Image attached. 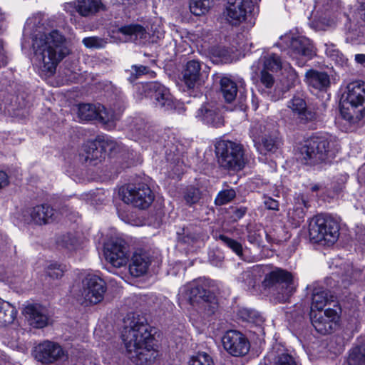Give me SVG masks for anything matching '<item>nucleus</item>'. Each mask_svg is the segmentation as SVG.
Listing matches in <instances>:
<instances>
[{
    "label": "nucleus",
    "mask_w": 365,
    "mask_h": 365,
    "mask_svg": "<svg viewBox=\"0 0 365 365\" xmlns=\"http://www.w3.org/2000/svg\"><path fill=\"white\" fill-rule=\"evenodd\" d=\"M36 26V18L27 22ZM41 26H36L32 36L33 56L31 62L42 78L53 76L58 63L70 52L66 38L58 30H50Z\"/></svg>",
    "instance_id": "obj_1"
},
{
    "label": "nucleus",
    "mask_w": 365,
    "mask_h": 365,
    "mask_svg": "<svg viewBox=\"0 0 365 365\" xmlns=\"http://www.w3.org/2000/svg\"><path fill=\"white\" fill-rule=\"evenodd\" d=\"M124 323L122 339L130 359L139 365L154 361L158 356V350L145 319L128 314Z\"/></svg>",
    "instance_id": "obj_2"
},
{
    "label": "nucleus",
    "mask_w": 365,
    "mask_h": 365,
    "mask_svg": "<svg viewBox=\"0 0 365 365\" xmlns=\"http://www.w3.org/2000/svg\"><path fill=\"white\" fill-rule=\"evenodd\" d=\"M214 282L209 279L200 278L179 289L178 297L182 302H187L197 306L205 315L210 316L215 313L218 303L213 294Z\"/></svg>",
    "instance_id": "obj_3"
},
{
    "label": "nucleus",
    "mask_w": 365,
    "mask_h": 365,
    "mask_svg": "<svg viewBox=\"0 0 365 365\" xmlns=\"http://www.w3.org/2000/svg\"><path fill=\"white\" fill-rule=\"evenodd\" d=\"M338 151L335 138L328 134H316L299 148V158L306 164H316L333 158Z\"/></svg>",
    "instance_id": "obj_4"
},
{
    "label": "nucleus",
    "mask_w": 365,
    "mask_h": 365,
    "mask_svg": "<svg viewBox=\"0 0 365 365\" xmlns=\"http://www.w3.org/2000/svg\"><path fill=\"white\" fill-rule=\"evenodd\" d=\"M309 235L314 243L332 245L339 236V223L331 215H317L309 222Z\"/></svg>",
    "instance_id": "obj_5"
},
{
    "label": "nucleus",
    "mask_w": 365,
    "mask_h": 365,
    "mask_svg": "<svg viewBox=\"0 0 365 365\" xmlns=\"http://www.w3.org/2000/svg\"><path fill=\"white\" fill-rule=\"evenodd\" d=\"M262 287L277 302H285L294 291L292 274L281 268H274L266 274Z\"/></svg>",
    "instance_id": "obj_6"
},
{
    "label": "nucleus",
    "mask_w": 365,
    "mask_h": 365,
    "mask_svg": "<svg viewBox=\"0 0 365 365\" xmlns=\"http://www.w3.org/2000/svg\"><path fill=\"white\" fill-rule=\"evenodd\" d=\"M276 45L281 49H288L289 55L297 61L299 66H303L316 55L314 46L308 38L293 33L282 36Z\"/></svg>",
    "instance_id": "obj_7"
},
{
    "label": "nucleus",
    "mask_w": 365,
    "mask_h": 365,
    "mask_svg": "<svg viewBox=\"0 0 365 365\" xmlns=\"http://www.w3.org/2000/svg\"><path fill=\"white\" fill-rule=\"evenodd\" d=\"M215 154L220 165L228 170H242L247 162L242 145L230 140L217 141Z\"/></svg>",
    "instance_id": "obj_8"
},
{
    "label": "nucleus",
    "mask_w": 365,
    "mask_h": 365,
    "mask_svg": "<svg viewBox=\"0 0 365 365\" xmlns=\"http://www.w3.org/2000/svg\"><path fill=\"white\" fill-rule=\"evenodd\" d=\"M135 96L150 98L155 106L163 111H170L175 108V101L170 90L159 82L138 83L135 86Z\"/></svg>",
    "instance_id": "obj_9"
},
{
    "label": "nucleus",
    "mask_w": 365,
    "mask_h": 365,
    "mask_svg": "<svg viewBox=\"0 0 365 365\" xmlns=\"http://www.w3.org/2000/svg\"><path fill=\"white\" fill-rule=\"evenodd\" d=\"M121 200L139 209L148 208L154 200L150 188L144 183L128 184L119 189Z\"/></svg>",
    "instance_id": "obj_10"
},
{
    "label": "nucleus",
    "mask_w": 365,
    "mask_h": 365,
    "mask_svg": "<svg viewBox=\"0 0 365 365\" xmlns=\"http://www.w3.org/2000/svg\"><path fill=\"white\" fill-rule=\"evenodd\" d=\"M121 112L120 108H107L101 104L82 103L78 106L77 115L80 121L99 120L107 123L117 120Z\"/></svg>",
    "instance_id": "obj_11"
},
{
    "label": "nucleus",
    "mask_w": 365,
    "mask_h": 365,
    "mask_svg": "<svg viewBox=\"0 0 365 365\" xmlns=\"http://www.w3.org/2000/svg\"><path fill=\"white\" fill-rule=\"evenodd\" d=\"M106 259L115 267L126 265L130 252L125 242L117 237H111L103 244Z\"/></svg>",
    "instance_id": "obj_12"
},
{
    "label": "nucleus",
    "mask_w": 365,
    "mask_h": 365,
    "mask_svg": "<svg viewBox=\"0 0 365 365\" xmlns=\"http://www.w3.org/2000/svg\"><path fill=\"white\" fill-rule=\"evenodd\" d=\"M106 291V282L98 274L89 272L82 281V296L86 302L96 304L101 302Z\"/></svg>",
    "instance_id": "obj_13"
},
{
    "label": "nucleus",
    "mask_w": 365,
    "mask_h": 365,
    "mask_svg": "<svg viewBox=\"0 0 365 365\" xmlns=\"http://www.w3.org/2000/svg\"><path fill=\"white\" fill-rule=\"evenodd\" d=\"M340 315L336 309L328 308L324 311L310 312V319L315 330L321 334H328L339 326Z\"/></svg>",
    "instance_id": "obj_14"
},
{
    "label": "nucleus",
    "mask_w": 365,
    "mask_h": 365,
    "mask_svg": "<svg viewBox=\"0 0 365 365\" xmlns=\"http://www.w3.org/2000/svg\"><path fill=\"white\" fill-rule=\"evenodd\" d=\"M344 101L356 110V118L365 119V82L356 81L349 83L343 94Z\"/></svg>",
    "instance_id": "obj_15"
},
{
    "label": "nucleus",
    "mask_w": 365,
    "mask_h": 365,
    "mask_svg": "<svg viewBox=\"0 0 365 365\" xmlns=\"http://www.w3.org/2000/svg\"><path fill=\"white\" fill-rule=\"evenodd\" d=\"M257 150L262 156H270L279 147L277 138L274 133L262 129V125L252 127L250 131Z\"/></svg>",
    "instance_id": "obj_16"
},
{
    "label": "nucleus",
    "mask_w": 365,
    "mask_h": 365,
    "mask_svg": "<svg viewBox=\"0 0 365 365\" xmlns=\"http://www.w3.org/2000/svg\"><path fill=\"white\" fill-rule=\"evenodd\" d=\"M222 342L226 351L236 357L246 355L250 349L247 338L237 330L227 331L222 338Z\"/></svg>",
    "instance_id": "obj_17"
},
{
    "label": "nucleus",
    "mask_w": 365,
    "mask_h": 365,
    "mask_svg": "<svg viewBox=\"0 0 365 365\" xmlns=\"http://www.w3.org/2000/svg\"><path fill=\"white\" fill-rule=\"evenodd\" d=\"M54 210L48 205H40L32 208L23 210L18 219L26 224L43 225L53 220Z\"/></svg>",
    "instance_id": "obj_18"
},
{
    "label": "nucleus",
    "mask_w": 365,
    "mask_h": 365,
    "mask_svg": "<svg viewBox=\"0 0 365 365\" xmlns=\"http://www.w3.org/2000/svg\"><path fill=\"white\" fill-rule=\"evenodd\" d=\"M110 42L120 43L136 41L146 37L144 27L139 24H130L113 29L109 32Z\"/></svg>",
    "instance_id": "obj_19"
},
{
    "label": "nucleus",
    "mask_w": 365,
    "mask_h": 365,
    "mask_svg": "<svg viewBox=\"0 0 365 365\" xmlns=\"http://www.w3.org/2000/svg\"><path fill=\"white\" fill-rule=\"evenodd\" d=\"M195 118L203 124L215 128L221 127L224 123L219 106L214 102H207L196 110Z\"/></svg>",
    "instance_id": "obj_20"
},
{
    "label": "nucleus",
    "mask_w": 365,
    "mask_h": 365,
    "mask_svg": "<svg viewBox=\"0 0 365 365\" xmlns=\"http://www.w3.org/2000/svg\"><path fill=\"white\" fill-rule=\"evenodd\" d=\"M33 354L37 361L43 364H51L61 359L64 352L58 344L45 341L34 347Z\"/></svg>",
    "instance_id": "obj_21"
},
{
    "label": "nucleus",
    "mask_w": 365,
    "mask_h": 365,
    "mask_svg": "<svg viewBox=\"0 0 365 365\" xmlns=\"http://www.w3.org/2000/svg\"><path fill=\"white\" fill-rule=\"evenodd\" d=\"M305 83L309 89L326 92L330 87V76L324 71L310 68L304 74Z\"/></svg>",
    "instance_id": "obj_22"
},
{
    "label": "nucleus",
    "mask_w": 365,
    "mask_h": 365,
    "mask_svg": "<svg viewBox=\"0 0 365 365\" xmlns=\"http://www.w3.org/2000/svg\"><path fill=\"white\" fill-rule=\"evenodd\" d=\"M24 312L29 324L35 328H43L48 323L47 310L40 304H29Z\"/></svg>",
    "instance_id": "obj_23"
},
{
    "label": "nucleus",
    "mask_w": 365,
    "mask_h": 365,
    "mask_svg": "<svg viewBox=\"0 0 365 365\" xmlns=\"http://www.w3.org/2000/svg\"><path fill=\"white\" fill-rule=\"evenodd\" d=\"M336 275L340 276L341 286L346 288L354 281L365 282V267L362 269L354 268L352 264L346 262L340 264L339 271L336 272Z\"/></svg>",
    "instance_id": "obj_24"
},
{
    "label": "nucleus",
    "mask_w": 365,
    "mask_h": 365,
    "mask_svg": "<svg viewBox=\"0 0 365 365\" xmlns=\"http://www.w3.org/2000/svg\"><path fill=\"white\" fill-rule=\"evenodd\" d=\"M280 58L272 52L264 53L257 61H255L251 66V69L256 75L259 71L266 70L272 72L277 71L282 68Z\"/></svg>",
    "instance_id": "obj_25"
},
{
    "label": "nucleus",
    "mask_w": 365,
    "mask_h": 365,
    "mask_svg": "<svg viewBox=\"0 0 365 365\" xmlns=\"http://www.w3.org/2000/svg\"><path fill=\"white\" fill-rule=\"evenodd\" d=\"M287 106L301 120L309 121L315 118V113L307 108L303 95L294 96L288 102Z\"/></svg>",
    "instance_id": "obj_26"
},
{
    "label": "nucleus",
    "mask_w": 365,
    "mask_h": 365,
    "mask_svg": "<svg viewBox=\"0 0 365 365\" xmlns=\"http://www.w3.org/2000/svg\"><path fill=\"white\" fill-rule=\"evenodd\" d=\"M98 147L97 140L86 142L79 153L81 160L91 165H97L103 158V152Z\"/></svg>",
    "instance_id": "obj_27"
},
{
    "label": "nucleus",
    "mask_w": 365,
    "mask_h": 365,
    "mask_svg": "<svg viewBox=\"0 0 365 365\" xmlns=\"http://www.w3.org/2000/svg\"><path fill=\"white\" fill-rule=\"evenodd\" d=\"M151 264L150 256L146 252H136L132 257L129 270L134 277H140L145 274Z\"/></svg>",
    "instance_id": "obj_28"
},
{
    "label": "nucleus",
    "mask_w": 365,
    "mask_h": 365,
    "mask_svg": "<svg viewBox=\"0 0 365 365\" xmlns=\"http://www.w3.org/2000/svg\"><path fill=\"white\" fill-rule=\"evenodd\" d=\"M264 271L259 266L253 267L244 271L238 277L237 280L242 284V287L248 290H252L259 284L262 274Z\"/></svg>",
    "instance_id": "obj_29"
},
{
    "label": "nucleus",
    "mask_w": 365,
    "mask_h": 365,
    "mask_svg": "<svg viewBox=\"0 0 365 365\" xmlns=\"http://www.w3.org/2000/svg\"><path fill=\"white\" fill-rule=\"evenodd\" d=\"M200 63L198 61H189L183 72V78L187 88L191 89L200 85Z\"/></svg>",
    "instance_id": "obj_30"
},
{
    "label": "nucleus",
    "mask_w": 365,
    "mask_h": 365,
    "mask_svg": "<svg viewBox=\"0 0 365 365\" xmlns=\"http://www.w3.org/2000/svg\"><path fill=\"white\" fill-rule=\"evenodd\" d=\"M105 9L101 0H77V12L82 16H89Z\"/></svg>",
    "instance_id": "obj_31"
},
{
    "label": "nucleus",
    "mask_w": 365,
    "mask_h": 365,
    "mask_svg": "<svg viewBox=\"0 0 365 365\" xmlns=\"http://www.w3.org/2000/svg\"><path fill=\"white\" fill-rule=\"evenodd\" d=\"M348 365H365V336L357 340V344L349 352Z\"/></svg>",
    "instance_id": "obj_32"
},
{
    "label": "nucleus",
    "mask_w": 365,
    "mask_h": 365,
    "mask_svg": "<svg viewBox=\"0 0 365 365\" xmlns=\"http://www.w3.org/2000/svg\"><path fill=\"white\" fill-rule=\"evenodd\" d=\"M97 141L103 154L106 153L110 155L115 154L123 150V146L121 143L108 135L98 136Z\"/></svg>",
    "instance_id": "obj_33"
},
{
    "label": "nucleus",
    "mask_w": 365,
    "mask_h": 365,
    "mask_svg": "<svg viewBox=\"0 0 365 365\" xmlns=\"http://www.w3.org/2000/svg\"><path fill=\"white\" fill-rule=\"evenodd\" d=\"M328 293L322 287H314L312 290V304L310 312H318L323 310L329 303Z\"/></svg>",
    "instance_id": "obj_34"
},
{
    "label": "nucleus",
    "mask_w": 365,
    "mask_h": 365,
    "mask_svg": "<svg viewBox=\"0 0 365 365\" xmlns=\"http://www.w3.org/2000/svg\"><path fill=\"white\" fill-rule=\"evenodd\" d=\"M17 311L10 303L0 299V327H6L14 321Z\"/></svg>",
    "instance_id": "obj_35"
},
{
    "label": "nucleus",
    "mask_w": 365,
    "mask_h": 365,
    "mask_svg": "<svg viewBox=\"0 0 365 365\" xmlns=\"http://www.w3.org/2000/svg\"><path fill=\"white\" fill-rule=\"evenodd\" d=\"M220 88L225 100L227 103L233 101L237 93L236 83L228 77H222L220 80Z\"/></svg>",
    "instance_id": "obj_36"
},
{
    "label": "nucleus",
    "mask_w": 365,
    "mask_h": 365,
    "mask_svg": "<svg viewBox=\"0 0 365 365\" xmlns=\"http://www.w3.org/2000/svg\"><path fill=\"white\" fill-rule=\"evenodd\" d=\"M237 316L243 322L256 324L262 322V317L257 311L247 307H239L237 310Z\"/></svg>",
    "instance_id": "obj_37"
},
{
    "label": "nucleus",
    "mask_w": 365,
    "mask_h": 365,
    "mask_svg": "<svg viewBox=\"0 0 365 365\" xmlns=\"http://www.w3.org/2000/svg\"><path fill=\"white\" fill-rule=\"evenodd\" d=\"M3 336V342L12 349L24 351V345L19 341V332L14 329H6Z\"/></svg>",
    "instance_id": "obj_38"
},
{
    "label": "nucleus",
    "mask_w": 365,
    "mask_h": 365,
    "mask_svg": "<svg viewBox=\"0 0 365 365\" xmlns=\"http://www.w3.org/2000/svg\"><path fill=\"white\" fill-rule=\"evenodd\" d=\"M213 57L217 58L222 63H227L233 59V50L224 46H214L210 49Z\"/></svg>",
    "instance_id": "obj_39"
},
{
    "label": "nucleus",
    "mask_w": 365,
    "mask_h": 365,
    "mask_svg": "<svg viewBox=\"0 0 365 365\" xmlns=\"http://www.w3.org/2000/svg\"><path fill=\"white\" fill-rule=\"evenodd\" d=\"M58 243L59 246L66 248L70 252L76 251L81 246V240L78 239L76 235L71 233L62 236Z\"/></svg>",
    "instance_id": "obj_40"
},
{
    "label": "nucleus",
    "mask_w": 365,
    "mask_h": 365,
    "mask_svg": "<svg viewBox=\"0 0 365 365\" xmlns=\"http://www.w3.org/2000/svg\"><path fill=\"white\" fill-rule=\"evenodd\" d=\"M202 197V192L194 187H187L183 192V200L187 205L192 206L198 204Z\"/></svg>",
    "instance_id": "obj_41"
},
{
    "label": "nucleus",
    "mask_w": 365,
    "mask_h": 365,
    "mask_svg": "<svg viewBox=\"0 0 365 365\" xmlns=\"http://www.w3.org/2000/svg\"><path fill=\"white\" fill-rule=\"evenodd\" d=\"M217 238L221 240L225 246L230 248L237 256L243 259V247L240 242L225 235H220Z\"/></svg>",
    "instance_id": "obj_42"
},
{
    "label": "nucleus",
    "mask_w": 365,
    "mask_h": 365,
    "mask_svg": "<svg viewBox=\"0 0 365 365\" xmlns=\"http://www.w3.org/2000/svg\"><path fill=\"white\" fill-rule=\"evenodd\" d=\"M264 230L260 227L249 226L247 228V240L250 243L259 246L262 242Z\"/></svg>",
    "instance_id": "obj_43"
},
{
    "label": "nucleus",
    "mask_w": 365,
    "mask_h": 365,
    "mask_svg": "<svg viewBox=\"0 0 365 365\" xmlns=\"http://www.w3.org/2000/svg\"><path fill=\"white\" fill-rule=\"evenodd\" d=\"M307 207V202L302 197L301 202H298V205L296 206L292 212H289V216L291 219L293 220V225L294 226H299L301 222L303 221L304 217V211L302 207Z\"/></svg>",
    "instance_id": "obj_44"
},
{
    "label": "nucleus",
    "mask_w": 365,
    "mask_h": 365,
    "mask_svg": "<svg viewBox=\"0 0 365 365\" xmlns=\"http://www.w3.org/2000/svg\"><path fill=\"white\" fill-rule=\"evenodd\" d=\"M211 5V0H190V10L195 16L205 14Z\"/></svg>",
    "instance_id": "obj_45"
},
{
    "label": "nucleus",
    "mask_w": 365,
    "mask_h": 365,
    "mask_svg": "<svg viewBox=\"0 0 365 365\" xmlns=\"http://www.w3.org/2000/svg\"><path fill=\"white\" fill-rule=\"evenodd\" d=\"M130 76L128 78V80L130 83H133L137 78L139 77L145 75L150 78H153L155 76V72L153 71H150L148 67L144 66H132L131 69L130 71Z\"/></svg>",
    "instance_id": "obj_46"
},
{
    "label": "nucleus",
    "mask_w": 365,
    "mask_h": 365,
    "mask_svg": "<svg viewBox=\"0 0 365 365\" xmlns=\"http://www.w3.org/2000/svg\"><path fill=\"white\" fill-rule=\"evenodd\" d=\"M107 38L99 36L86 37L82 40L83 44L88 48L101 49L103 48L108 43Z\"/></svg>",
    "instance_id": "obj_47"
},
{
    "label": "nucleus",
    "mask_w": 365,
    "mask_h": 365,
    "mask_svg": "<svg viewBox=\"0 0 365 365\" xmlns=\"http://www.w3.org/2000/svg\"><path fill=\"white\" fill-rule=\"evenodd\" d=\"M236 196V192L234 189L230 188L223 190L217 194L215 199L216 205H224L231 202Z\"/></svg>",
    "instance_id": "obj_48"
},
{
    "label": "nucleus",
    "mask_w": 365,
    "mask_h": 365,
    "mask_svg": "<svg viewBox=\"0 0 365 365\" xmlns=\"http://www.w3.org/2000/svg\"><path fill=\"white\" fill-rule=\"evenodd\" d=\"M212 364L210 356L205 352L198 353L192 356L189 362V365H212Z\"/></svg>",
    "instance_id": "obj_49"
},
{
    "label": "nucleus",
    "mask_w": 365,
    "mask_h": 365,
    "mask_svg": "<svg viewBox=\"0 0 365 365\" xmlns=\"http://www.w3.org/2000/svg\"><path fill=\"white\" fill-rule=\"evenodd\" d=\"M274 365H299V364L293 356L287 352H282L279 353L275 358Z\"/></svg>",
    "instance_id": "obj_50"
},
{
    "label": "nucleus",
    "mask_w": 365,
    "mask_h": 365,
    "mask_svg": "<svg viewBox=\"0 0 365 365\" xmlns=\"http://www.w3.org/2000/svg\"><path fill=\"white\" fill-rule=\"evenodd\" d=\"M178 240L184 244L191 245L197 241L198 235L195 232H190L188 228L183 230L182 235L178 234Z\"/></svg>",
    "instance_id": "obj_51"
},
{
    "label": "nucleus",
    "mask_w": 365,
    "mask_h": 365,
    "mask_svg": "<svg viewBox=\"0 0 365 365\" xmlns=\"http://www.w3.org/2000/svg\"><path fill=\"white\" fill-rule=\"evenodd\" d=\"M64 268L62 265L57 263H52L48 267L47 274L53 279H58L63 275Z\"/></svg>",
    "instance_id": "obj_52"
},
{
    "label": "nucleus",
    "mask_w": 365,
    "mask_h": 365,
    "mask_svg": "<svg viewBox=\"0 0 365 365\" xmlns=\"http://www.w3.org/2000/svg\"><path fill=\"white\" fill-rule=\"evenodd\" d=\"M259 73H260V81L263 86H264L267 88H271L274 83V78L272 74L269 73V71L266 70H259Z\"/></svg>",
    "instance_id": "obj_53"
},
{
    "label": "nucleus",
    "mask_w": 365,
    "mask_h": 365,
    "mask_svg": "<svg viewBox=\"0 0 365 365\" xmlns=\"http://www.w3.org/2000/svg\"><path fill=\"white\" fill-rule=\"evenodd\" d=\"M325 46V52L328 56L331 58L332 59L337 60L338 58H341V53L336 48L334 44H327L324 45Z\"/></svg>",
    "instance_id": "obj_54"
},
{
    "label": "nucleus",
    "mask_w": 365,
    "mask_h": 365,
    "mask_svg": "<svg viewBox=\"0 0 365 365\" xmlns=\"http://www.w3.org/2000/svg\"><path fill=\"white\" fill-rule=\"evenodd\" d=\"M265 207L269 210H277L279 208V202L276 200L269 197H265L264 201Z\"/></svg>",
    "instance_id": "obj_55"
},
{
    "label": "nucleus",
    "mask_w": 365,
    "mask_h": 365,
    "mask_svg": "<svg viewBox=\"0 0 365 365\" xmlns=\"http://www.w3.org/2000/svg\"><path fill=\"white\" fill-rule=\"evenodd\" d=\"M63 10L68 13L73 14L77 12V0L71 2L65 3L63 5Z\"/></svg>",
    "instance_id": "obj_56"
},
{
    "label": "nucleus",
    "mask_w": 365,
    "mask_h": 365,
    "mask_svg": "<svg viewBox=\"0 0 365 365\" xmlns=\"http://www.w3.org/2000/svg\"><path fill=\"white\" fill-rule=\"evenodd\" d=\"M6 63V57L4 51V43L2 40H0V66H4Z\"/></svg>",
    "instance_id": "obj_57"
},
{
    "label": "nucleus",
    "mask_w": 365,
    "mask_h": 365,
    "mask_svg": "<svg viewBox=\"0 0 365 365\" xmlns=\"http://www.w3.org/2000/svg\"><path fill=\"white\" fill-rule=\"evenodd\" d=\"M247 212V208L245 207H240L239 208H237L234 213H233V217L236 220H240L242 217H243Z\"/></svg>",
    "instance_id": "obj_58"
},
{
    "label": "nucleus",
    "mask_w": 365,
    "mask_h": 365,
    "mask_svg": "<svg viewBox=\"0 0 365 365\" xmlns=\"http://www.w3.org/2000/svg\"><path fill=\"white\" fill-rule=\"evenodd\" d=\"M9 184V178L7 174L0 170V188L6 186Z\"/></svg>",
    "instance_id": "obj_59"
},
{
    "label": "nucleus",
    "mask_w": 365,
    "mask_h": 365,
    "mask_svg": "<svg viewBox=\"0 0 365 365\" xmlns=\"http://www.w3.org/2000/svg\"><path fill=\"white\" fill-rule=\"evenodd\" d=\"M358 180L359 182L365 183V163L358 170Z\"/></svg>",
    "instance_id": "obj_60"
},
{
    "label": "nucleus",
    "mask_w": 365,
    "mask_h": 365,
    "mask_svg": "<svg viewBox=\"0 0 365 365\" xmlns=\"http://www.w3.org/2000/svg\"><path fill=\"white\" fill-rule=\"evenodd\" d=\"M355 61L361 65L365 66V54H356L355 55Z\"/></svg>",
    "instance_id": "obj_61"
},
{
    "label": "nucleus",
    "mask_w": 365,
    "mask_h": 365,
    "mask_svg": "<svg viewBox=\"0 0 365 365\" xmlns=\"http://www.w3.org/2000/svg\"><path fill=\"white\" fill-rule=\"evenodd\" d=\"M341 115H343V117H344V119H346V120H349V121L352 120V119H353V115H352L351 113H346L344 111V110H343V109H341Z\"/></svg>",
    "instance_id": "obj_62"
},
{
    "label": "nucleus",
    "mask_w": 365,
    "mask_h": 365,
    "mask_svg": "<svg viewBox=\"0 0 365 365\" xmlns=\"http://www.w3.org/2000/svg\"><path fill=\"white\" fill-rule=\"evenodd\" d=\"M252 109L255 110H257L259 107L258 100L255 96H252Z\"/></svg>",
    "instance_id": "obj_63"
},
{
    "label": "nucleus",
    "mask_w": 365,
    "mask_h": 365,
    "mask_svg": "<svg viewBox=\"0 0 365 365\" xmlns=\"http://www.w3.org/2000/svg\"><path fill=\"white\" fill-rule=\"evenodd\" d=\"M361 16H363L365 21V4L361 6Z\"/></svg>",
    "instance_id": "obj_64"
}]
</instances>
